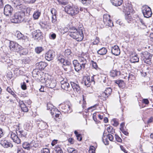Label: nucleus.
Here are the masks:
<instances>
[{"label": "nucleus", "mask_w": 153, "mask_h": 153, "mask_svg": "<svg viewBox=\"0 0 153 153\" xmlns=\"http://www.w3.org/2000/svg\"><path fill=\"white\" fill-rule=\"evenodd\" d=\"M55 56V52L53 50H50L46 53L45 58L48 61L52 60Z\"/></svg>", "instance_id": "nucleus-11"}, {"label": "nucleus", "mask_w": 153, "mask_h": 153, "mask_svg": "<svg viewBox=\"0 0 153 153\" xmlns=\"http://www.w3.org/2000/svg\"><path fill=\"white\" fill-rule=\"evenodd\" d=\"M103 21L104 24L110 27L114 26L113 23L110 19V16L108 14H104L103 17Z\"/></svg>", "instance_id": "nucleus-7"}, {"label": "nucleus", "mask_w": 153, "mask_h": 153, "mask_svg": "<svg viewBox=\"0 0 153 153\" xmlns=\"http://www.w3.org/2000/svg\"><path fill=\"white\" fill-rule=\"evenodd\" d=\"M71 52L70 49H67L65 50L64 52V54L65 56L68 58H70L71 55Z\"/></svg>", "instance_id": "nucleus-34"}, {"label": "nucleus", "mask_w": 153, "mask_h": 153, "mask_svg": "<svg viewBox=\"0 0 153 153\" xmlns=\"http://www.w3.org/2000/svg\"><path fill=\"white\" fill-rule=\"evenodd\" d=\"M29 59L28 58H25L23 59V62L25 64L28 63L29 62Z\"/></svg>", "instance_id": "nucleus-62"}, {"label": "nucleus", "mask_w": 153, "mask_h": 153, "mask_svg": "<svg viewBox=\"0 0 153 153\" xmlns=\"http://www.w3.org/2000/svg\"><path fill=\"white\" fill-rule=\"evenodd\" d=\"M19 52L21 55H25L28 53L27 50L26 49L23 48L22 47V48L19 49Z\"/></svg>", "instance_id": "nucleus-33"}, {"label": "nucleus", "mask_w": 153, "mask_h": 153, "mask_svg": "<svg viewBox=\"0 0 153 153\" xmlns=\"http://www.w3.org/2000/svg\"><path fill=\"white\" fill-rule=\"evenodd\" d=\"M132 14L127 13L125 14V19L127 22L128 23H131L132 22L133 19L131 16Z\"/></svg>", "instance_id": "nucleus-26"}, {"label": "nucleus", "mask_w": 153, "mask_h": 153, "mask_svg": "<svg viewBox=\"0 0 153 153\" xmlns=\"http://www.w3.org/2000/svg\"><path fill=\"white\" fill-rule=\"evenodd\" d=\"M32 10V9L31 8H27L26 10V13L28 15H30V12Z\"/></svg>", "instance_id": "nucleus-57"}, {"label": "nucleus", "mask_w": 153, "mask_h": 153, "mask_svg": "<svg viewBox=\"0 0 153 153\" xmlns=\"http://www.w3.org/2000/svg\"><path fill=\"white\" fill-rule=\"evenodd\" d=\"M41 12L39 10H37L34 12L33 14V18L34 19H38L41 15Z\"/></svg>", "instance_id": "nucleus-28"}, {"label": "nucleus", "mask_w": 153, "mask_h": 153, "mask_svg": "<svg viewBox=\"0 0 153 153\" xmlns=\"http://www.w3.org/2000/svg\"><path fill=\"white\" fill-rule=\"evenodd\" d=\"M13 8L9 5H6L4 8V13L6 16L11 15L13 11Z\"/></svg>", "instance_id": "nucleus-10"}, {"label": "nucleus", "mask_w": 153, "mask_h": 153, "mask_svg": "<svg viewBox=\"0 0 153 153\" xmlns=\"http://www.w3.org/2000/svg\"><path fill=\"white\" fill-rule=\"evenodd\" d=\"M22 146L23 148L27 150H29L30 149L29 143L27 142L24 143L22 144Z\"/></svg>", "instance_id": "nucleus-36"}, {"label": "nucleus", "mask_w": 153, "mask_h": 153, "mask_svg": "<svg viewBox=\"0 0 153 153\" xmlns=\"http://www.w3.org/2000/svg\"><path fill=\"white\" fill-rule=\"evenodd\" d=\"M115 82L116 83L118 84L120 87L122 86L124 84V81L122 80H117Z\"/></svg>", "instance_id": "nucleus-40"}, {"label": "nucleus", "mask_w": 153, "mask_h": 153, "mask_svg": "<svg viewBox=\"0 0 153 153\" xmlns=\"http://www.w3.org/2000/svg\"><path fill=\"white\" fill-rule=\"evenodd\" d=\"M106 95L109 96L112 92V89L110 88H107L105 91Z\"/></svg>", "instance_id": "nucleus-44"}, {"label": "nucleus", "mask_w": 153, "mask_h": 153, "mask_svg": "<svg viewBox=\"0 0 153 153\" xmlns=\"http://www.w3.org/2000/svg\"><path fill=\"white\" fill-rule=\"evenodd\" d=\"M24 15V13L22 12H17L11 19V22L15 23H19L23 21Z\"/></svg>", "instance_id": "nucleus-1"}, {"label": "nucleus", "mask_w": 153, "mask_h": 153, "mask_svg": "<svg viewBox=\"0 0 153 153\" xmlns=\"http://www.w3.org/2000/svg\"><path fill=\"white\" fill-rule=\"evenodd\" d=\"M51 13L52 14V23L56 24L57 23V19L56 18V11L54 8H52L51 10Z\"/></svg>", "instance_id": "nucleus-16"}, {"label": "nucleus", "mask_w": 153, "mask_h": 153, "mask_svg": "<svg viewBox=\"0 0 153 153\" xmlns=\"http://www.w3.org/2000/svg\"><path fill=\"white\" fill-rule=\"evenodd\" d=\"M57 111V113H56V112L55 113V116L56 117V118H59V117H61V113L59 111H58V110H57V111Z\"/></svg>", "instance_id": "nucleus-51"}, {"label": "nucleus", "mask_w": 153, "mask_h": 153, "mask_svg": "<svg viewBox=\"0 0 153 153\" xmlns=\"http://www.w3.org/2000/svg\"><path fill=\"white\" fill-rule=\"evenodd\" d=\"M47 109L50 110L51 111V112L52 115H53L54 114L53 111H57L56 107H54V106L50 102H49L47 103Z\"/></svg>", "instance_id": "nucleus-18"}, {"label": "nucleus", "mask_w": 153, "mask_h": 153, "mask_svg": "<svg viewBox=\"0 0 153 153\" xmlns=\"http://www.w3.org/2000/svg\"><path fill=\"white\" fill-rule=\"evenodd\" d=\"M38 126L39 128L42 130H44L47 128L48 126L47 124L43 121L40 122L38 124Z\"/></svg>", "instance_id": "nucleus-25"}, {"label": "nucleus", "mask_w": 153, "mask_h": 153, "mask_svg": "<svg viewBox=\"0 0 153 153\" xmlns=\"http://www.w3.org/2000/svg\"><path fill=\"white\" fill-rule=\"evenodd\" d=\"M73 65L75 70L77 72H79L82 69H84L78 62V60H74L73 61Z\"/></svg>", "instance_id": "nucleus-12"}, {"label": "nucleus", "mask_w": 153, "mask_h": 153, "mask_svg": "<svg viewBox=\"0 0 153 153\" xmlns=\"http://www.w3.org/2000/svg\"><path fill=\"white\" fill-rule=\"evenodd\" d=\"M44 50V49L42 47H37L35 48V51L38 54L40 53Z\"/></svg>", "instance_id": "nucleus-35"}, {"label": "nucleus", "mask_w": 153, "mask_h": 153, "mask_svg": "<svg viewBox=\"0 0 153 153\" xmlns=\"http://www.w3.org/2000/svg\"><path fill=\"white\" fill-rule=\"evenodd\" d=\"M78 30L75 27H70L69 29V33H73L77 32Z\"/></svg>", "instance_id": "nucleus-43"}, {"label": "nucleus", "mask_w": 153, "mask_h": 153, "mask_svg": "<svg viewBox=\"0 0 153 153\" xmlns=\"http://www.w3.org/2000/svg\"><path fill=\"white\" fill-rule=\"evenodd\" d=\"M91 62L92 65V66L94 68L96 69H97V68H98L97 65L95 62H94L93 61H92Z\"/></svg>", "instance_id": "nucleus-54"}, {"label": "nucleus", "mask_w": 153, "mask_h": 153, "mask_svg": "<svg viewBox=\"0 0 153 153\" xmlns=\"http://www.w3.org/2000/svg\"><path fill=\"white\" fill-rule=\"evenodd\" d=\"M141 59L145 63L149 65L152 64L151 59L152 55L147 51H145L141 53Z\"/></svg>", "instance_id": "nucleus-2"}, {"label": "nucleus", "mask_w": 153, "mask_h": 153, "mask_svg": "<svg viewBox=\"0 0 153 153\" xmlns=\"http://www.w3.org/2000/svg\"><path fill=\"white\" fill-rule=\"evenodd\" d=\"M70 36L73 38L76 39L78 41H82L84 37L82 31L81 29H79L77 32L73 33H68Z\"/></svg>", "instance_id": "nucleus-4"}, {"label": "nucleus", "mask_w": 153, "mask_h": 153, "mask_svg": "<svg viewBox=\"0 0 153 153\" xmlns=\"http://www.w3.org/2000/svg\"><path fill=\"white\" fill-rule=\"evenodd\" d=\"M139 58L137 57V55H134L133 56L131 57L130 59L131 62L132 63H135L139 62Z\"/></svg>", "instance_id": "nucleus-32"}, {"label": "nucleus", "mask_w": 153, "mask_h": 153, "mask_svg": "<svg viewBox=\"0 0 153 153\" xmlns=\"http://www.w3.org/2000/svg\"><path fill=\"white\" fill-rule=\"evenodd\" d=\"M71 64L70 62L67 60H66L63 64L64 66H69Z\"/></svg>", "instance_id": "nucleus-56"}, {"label": "nucleus", "mask_w": 153, "mask_h": 153, "mask_svg": "<svg viewBox=\"0 0 153 153\" xmlns=\"http://www.w3.org/2000/svg\"><path fill=\"white\" fill-rule=\"evenodd\" d=\"M9 48L11 51L19 52V49L22 48V46L16 42L11 41L10 42Z\"/></svg>", "instance_id": "nucleus-6"}, {"label": "nucleus", "mask_w": 153, "mask_h": 153, "mask_svg": "<svg viewBox=\"0 0 153 153\" xmlns=\"http://www.w3.org/2000/svg\"><path fill=\"white\" fill-rule=\"evenodd\" d=\"M99 42V39L98 38H97L93 42L94 45H97Z\"/></svg>", "instance_id": "nucleus-61"}, {"label": "nucleus", "mask_w": 153, "mask_h": 153, "mask_svg": "<svg viewBox=\"0 0 153 153\" xmlns=\"http://www.w3.org/2000/svg\"><path fill=\"white\" fill-rule=\"evenodd\" d=\"M7 77L9 78V79H11L12 77V72L10 71L8 72L7 74Z\"/></svg>", "instance_id": "nucleus-58"}, {"label": "nucleus", "mask_w": 153, "mask_h": 153, "mask_svg": "<svg viewBox=\"0 0 153 153\" xmlns=\"http://www.w3.org/2000/svg\"><path fill=\"white\" fill-rule=\"evenodd\" d=\"M65 80H66L67 79H65ZM61 88L62 89L66 91H69V84L66 81H65V79L61 81Z\"/></svg>", "instance_id": "nucleus-13"}, {"label": "nucleus", "mask_w": 153, "mask_h": 153, "mask_svg": "<svg viewBox=\"0 0 153 153\" xmlns=\"http://www.w3.org/2000/svg\"><path fill=\"white\" fill-rule=\"evenodd\" d=\"M55 150L57 153H63V152L59 146H56L55 147Z\"/></svg>", "instance_id": "nucleus-46"}, {"label": "nucleus", "mask_w": 153, "mask_h": 153, "mask_svg": "<svg viewBox=\"0 0 153 153\" xmlns=\"http://www.w3.org/2000/svg\"><path fill=\"white\" fill-rule=\"evenodd\" d=\"M78 61L82 67L84 69L87 62L86 59L84 57H81L79 58Z\"/></svg>", "instance_id": "nucleus-20"}, {"label": "nucleus", "mask_w": 153, "mask_h": 153, "mask_svg": "<svg viewBox=\"0 0 153 153\" xmlns=\"http://www.w3.org/2000/svg\"><path fill=\"white\" fill-rule=\"evenodd\" d=\"M58 59L59 62H60L61 63H63V64L65 61V59L64 58H62L61 56H59L58 58Z\"/></svg>", "instance_id": "nucleus-52"}, {"label": "nucleus", "mask_w": 153, "mask_h": 153, "mask_svg": "<svg viewBox=\"0 0 153 153\" xmlns=\"http://www.w3.org/2000/svg\"><path fill=\"white\" fill-rule=\"evenodd\" d=\"M17 37L18 39H22L28 41V38L26 36H24L20 32H19L17 34Z\"/></svg>", "instance_id": "nucleus-30"}, {"label": "nucleus", "mask_w": 153, "mask_h": 153, "mask_svg": "<svg viewBox=\"0 0 153 153\" xmlns=\"http://www.w3.org/2000/svg\"><path fill=\"white\" fill-rule=\"evenodd\" d=\"M126 10V14H127L128 13L129 14H132L133 9L131 6H128H128H127Z\"/></svg>", "instance_id": "nucleus-38"}, {"label": "nucleus", "mask_w": 153, "mask_h": 153, "mask_svg": "<svg viewBox=\"0 0 153 153\" xmlns=\"http://www.w3.org/2000/svg\"><path fill=\"white\" fill-rule=\"evenodd\" d=\"M112 4L114 6H118L121 5L123 2V0H110Z\"/></svg>", "instance_id": "nucleus-24"}, {"label": "nucleus", "mask_w": 153, "mask_h": 153, "mask_svg": "<svg viewBox=\"0 0 153 153\" xmlns=\"http://www.w3.org/2000/svg\"><path fill=\"white\" fill-rule=\"evenodd\" d=\"M19 103L20 106L23 111L27 112L28 111L27 108L23 101L20 100L19 101Z\"/></svg>", "instance_id": "nucleus-21"}, {"label": "nucleus", "mask_w": 153, "mask_h": 153, "mask_svg": "<svg viewBox=\"0 0 153 153\" xmlns=\"http://www.w3.org/2000/svg\"><path fill=\"white\" fill-rule=\"evenodd\" d=\"M107 52V50L104 47L101 48L97 51V53L98 54L102 55L105 54Z\"/></svg>", "instance_id": "nucleus-27"}, {"label": "nucleus", "mask_w": 153, "mask_h": 153, "mask_svg": "<svg viewBox=\"0 0 153 153\" xmlns=\"http://www.w3.org/2000/svg\"><path fill=\"white\" fill-rule=\"evenodd\" d=\"M19 133L20 134L19 135L21 136V137H26L27 134L23 131H19Z\"/></svg>", "instance_id": "nucleus-50"}, {"label": "nucleus", "mask_w": 153, "mask_h": 153, "mask_svg": "<svg viewBox=\"0 0 153 153\" xmlns=\"http://www.w3.org/2000/svg\"><path fill=\"white\" fill-rule=\"evenodd\" d=\"M29 144L30 149H33L34 148L37 147L39 146L38 144L36 143V142L34 140H32L30 143H29Z\"/></svg>", "instance_id": "nucleus-29"}, {"label": "nucleus", "mask_w": 153, "mask_h": 153, "mask_svg": "<svg viewBox=\"0 0 153 153\" xmlns=\"http://www.w3.org/2000/svg\"><path fill=\"white\" fill-rule=\"evenodd\" d=\"M42 33L41 31L39 30L33 31L32 33L33 37L35 39H38L39 38H41Z\"/></svg>", "instance_id": "nucleus-14"}, {"label": "nucleus", "mask_w": 153, "mask_h": 153, "mask_svg": "<svg viewBox=\"0 0 153 153\" xmlns=\"http://www.w3.org/2000/svg\"><path fill=\"white\" fill-rule=\"evenodd\" d=\"M142 11L145 17L149 18L152 16V13L151 9L147 5H145L142 7Z\"/></svg>", "instance_id": "nucleus-5"}, {"label": "nucleus", "mask_w": 153, "mask_h": 153, "mask_svg": "<svg viewBox=\"0 0 153 153\" xmlns=\"http://www.w3.org/2000/svg\"><path fill=\"white\" fill-rule=\"evenodd\" d=\"M112 53L115 55L118 56L120 53V50L118 46L117 45H114L111 48Z\"/></svg>", "instance_id": "nucleus-17"}, {"label": "nucleus", "mask_w": 153, "mask_h": 153, "mask_svg": "<svg viewBox=\"0 0 153 153\" xmlns=\"http://www.w3.org/2000/svg\"><path fill=\"white\" fill-rule=\"evenodd\" d=\"M108 139H109V140L110 141H112L114 140V137L111 134H108Z\"/></svg>", "instance_id": "nucleus-59"}, {"label": "nucleus", "mask_w": 153, "mask_h": 153, "mask_svg": "<svg viewBox=\"0 0 153 153\" xmlns=\"http://www.w3.org/2000/svg\"><path fill=\"white\" fill-rule=\"evenodd\" d=\"M138 21L139 22H140L141 24L143 26V28H146V26L145 25V23H144L142 19L141 18H139V20H138Z\"/></svg>", "instance_id": "nucleus-48"}, {"label": "nucleus", "mask_w": 153, "mask_h": 153, "mask_svg": "<svg viewBox=\"0 0 153 153\" xmlns=\"http://www.w3.org/2000/svg\"><path fill=\"white\" fill-rule=\"evenodd\" d=\"M118 73V71L116 70H112L110 72V75L112 77H114L117 75Z\"/></svg>", "instance_id": "nucleus-39"}, {"label": "nucleus", "mask_w": 153, "mask_h": 153, "mask_svg": "<svg viewBox=\"0 0 153 153\" xmlns=\"http://www.w3.org/2000/svg\"><path fill=\"white\" fill-rule=\"evenodd\" d=\"M58 3L59 4H61L64 5H65L66 3L63 0H57Z\"/></svg>", "instance_id": "nucleus-60"}, {"label": "nucleus", "mask_w": 153, "mask_h": 153, "mask_svg": "<svg viewBox=\"0 0 153 153\" xmlns=\"http://www.w3.org/2000/svg\"><path fill=\"white\" fill-rule=\"evenodd\" d=\"M128 80L131 82H132L135 79V76L134 73H129L128 77Z\"/></svg>", "instance_id": "nucleus-31"}, {"label": "nucleus", "mask_w": 153, "mask_h": 153, "mask_svg": "<svg viewBox=\"0 0 153 153\" xmlns=\"http://www.w3.org/2000/svg\"><path fill=\"white\" fill-rule=\"evenodd\" d=\"M71 84L72 88L74 91H76L78 92H80V89L78 85L73 82H71Z\"/></svg>", "instance_id": "nucleus-23"}, {"label": "nucleus", "mask_w": 153, "mask_h": 153, "mask_svg": "<svg viewBox=\"0 0 153 153\" xmlns=\"http://www.w3.org/2000/svg\"><path fill=\"white\" fill-rule=\"evenodd\" d=\"M104 91L102 92L100 96V98L103 100H106V98L108 97V95H106V94Z\"/></svg>", "instance_id": "nucleus-37"}, {"label": "nucleus", "mask_w": 153, "mask_h": 153, "mask_svg": "<svg viewBox=\"0 0 153 153\" xmlns=\"http://www.w3.org/2000/svg\"><path fill=\"white\" fill-rule=\"evenodd\" d=\"M65 12L71 16L75 15L79 12V9L76 6H71L69 5L66 6L65 8Z\"/></svg>", "instance_id": "nucleus-3"}, {"label": "nucleus", "mask_w": 153, "mask_h": 153, "mask_svg": "<svg viewBox=\"0 0 153 153\" xmlns=\"http://www.w3.org/2000/svg\"><path fill=\"white\" fill-rule=\"evenodd\" d=\"M115 138L117 142H120L122 141L121 139L117 135H115Z\"/></svg>", "instance_id": "nucleus-55"}, {"label": "nucleus", "mask_w": 153, "mask_h": 153, "mask_svg": "<svg viewBox=\"0 0 153 153\" xmlns=\"http://www.w3.org/2000/svg\"><path fill=\"white\" fill-rule=\"evenodd\" d=\"M68 150L69 153H77V151L76 150L73 149L71 148H69Z\"/></svg>", "instance_id": "nucleus-47"}, {"label": "nucleus", "mask_w": 153, "mask_h": 153, "mask_svg": "<svg viewBox=\"0 0 153 153\" xmlns=\"http://www.w3.org/2000/svg\"><path fill=\"white\" fill-rule=\"evenodd\" d=\"M11 137L15 143L17 144L20 143V139L15 133L12 132L11 134Z\"/></svg>", "instance_id": "nucleus-19"}, {"label": "nucleus", "mask_w": 153, "mask_h": 153, "mask_svg": "<svg viewBox=\"0 0 153 153\" xmlns=\"http://www.w3.org/2000/svg\"><path fill=\"white\" fill-rule=\"evenodd\" d=\"M76 136L77 137V139L78 140L80 141L82 140V137H81V134H79Z\"/></svg>", "instance_id": "nucleus-64"}, {"label": "nucleus", "mask_w": 153, "mask_h": 153, "mask_svg": "<svg viewBox=\"0 0 153 153\" xmlns=\"http://www.w3.org/2000/svg\"><path fill=\"white\" fill-rule=\"evenodd\" d=\"M112 123L113 125L115 126H117L118 125V123L117 121H116V119H114L112 121Z\"/></svg>", "instance_id": "nucleus-53"}, {"label": "nucleus", "mask_w": 153, "mask_h": 153, "mask_svg": "<svg viewBox=\"0 0 153 153\" xmlns=\"http://www.w3.org/2000/svg\"><path fill=\"white\" fill-rule=\"evenodd\" d=\"M15 6L17 7L21 4L19 0H14L13 1Z\"/></svg>", "instance_id": "nucleus-45"}, {"label": "nucleus", "mask_w": 153, "mask_h": 153, "mask_svg": "<svg viewBox=\"0 0 153 153\" xmlns=\"http://www.w3.org/2000/svg\"><path fill=\"white\" fill-rule=\"evenodd\" d=\"M42 153H50V152L49 149L46 148H43L41 150Z\"/></svg>", "instance_id": "nucleus-49"}, {"label": "nucleus", "mask_w": 153, "mask_h": 153, "mask_svg": "<svg viewBox=\"0 0 153 153\" xmlns=\"http://www.w3.org/2000/svg\"><path fill=\"white\" fill-rule=\"evenodd\" d=\"M56 81L54 79L51 80L48 79L45 81V84L46 87L51 88H55L56 85Z\"/></svg>", "instance_id": "nucleus-9"}, {"label": "nucleus", "mask_w": 153, "mask_h": 153, "mask_svg": "<svg viewBox=\"0 0 153 153\" xmlns=\"http://www.w3.org/2000/svg\"><path fill=\"white\" fill-rule=\"evenodd\" d=\"M36 66H38L39 69L43 70L47 66V63L45 62H41L39 63H37L36 64Z\"/></svg>", "instance_id": "nucleus-22"}, {"label": "nucleus", "mask_w": 153, "mask_h": 153, "mask_svg": "<svg viewBox=\"0 0 153 153\" xmlns=\"http://www.w3.org/2000/svg\"><path fill=\"white\" fill-rule=\"evenodd\" d=\"M7 90L9 93H10L14 97L16 98V97L17 96L16 94H15L14 92L10 88L7 87Z\"/></svg>", "instance_id": "nucleus-41"}, {"label": "nucleus", "mask_w": 153, "mask_h": 153, "mask_svg": "<svg viewBox=\"0 0 153 153\" xmlns=\"http://www.w3.org/2000/svg\"><path fill=\"white\" fill-rule=\"evenodd\" d=\"M61 108L63 110L62 111L65 113H70L72 111L71 105L69 102L62 105Z\"/></svg>", "instance_id": "nucleus-8"}, {"label": "nucleus", "mask_w": 153, "mask_h": 153, "mask_svg": "<svg viewBox=\"0 0 153 153\" xmlns=\"http://www.w3.org/2000/svg\"><path fill=\"white\" fill-rule=\"evenodd\" d=\"M68 142L71 144H73L74 143V140L72 138H70L68 140Z\"/></svg>", "instance_id": "nucleus-63"}, {"label": "nucleus", "mask_w": 153, "mask_h": 153, "mask_svg": "<svg viewBox=\"0 0 153 153\" xmlns=\"http://www.w3.org/2000/svg\"><path fill=\"white\" fill-rule=\"evenodd\" d=\"M107 130L108 133L113 134L115 133V130L113 129L112 127L110 126L107 128Z\"/></svg>", "instance_id": "nucleus-42"}, {"label": "nucleus", "mask_w": 153, "mask_h": 153, "mask_svg": "<svg viewBox=\"0 0 153 153\" xmlns=\"http://www.w3.org/2000/svg\"><path fill=\"white\" fill-rule=\"evenodd\" d=\"M0 144L4 148L12 147L13 146V144L10 142L4 139L1 141Z\"/></svg>", "instance_id": "nucleus-15"}]
</instances>
